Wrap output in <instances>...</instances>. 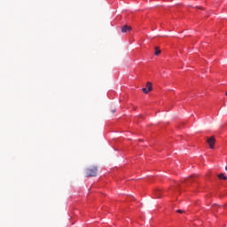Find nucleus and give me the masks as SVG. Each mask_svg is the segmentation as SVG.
Masks as SVG:
<instances>
[{
	"mask_svg": "<svg viewBox=\"0 0 227 227\" xmlns=\"http://www.w3.org/2000/svg\"><path fill=\"white\" fill-rule=\"evenodd\" d=\"M132 31V27L125 25L121 27V33H129Z\"/></svg>",
	"mask_w": 227,
	"mask_h": 227,
	"instance_id": "nucleus-3",
	"label": "nucleus"
},
{
	"mask_svg": "<svg viewBox=\"0 0 227 227\" xmlns=\"http://www.w3.org/2000/svg\"><path fill=\"white\" fill-rule=\"evenodd\" d=\"M154 194L156 198H160V189H156Z\"/></svg>",
	"mask_w": 227,
	"mask_h": 227,
	"instance_id": "nucleus-5",
	"label": "nucleus"
},
{
	"mask_svg": "<svg viewBox=\"0 0 227 227\" xmlns=\"http://www.w3.org/2000/svg\"><path fill=\"white\" fill-rule=\"evenodd\" d=\"M98 173V168H97V166H92L86 168L85 176L87 178H90L91 176H97Z\"/></svg>",
	"mask_w": 227,
	"mask_h": 227,
	"instance_id": "nucleus-1",
	"label": "nucleus"
},
{
	"mask_svg": "<svg viewBox=\"0 0 227 227\" xmlns=\"http://www.w3.org/2000/svg\"><path fill=\"white\" fill-rule=\"evenodd\" d=\"M143 93H145V95H148V93H150V90H148L146 88H143L142 89Z\"/></svg>",
	"mask_w": 227,
	"mask_h": 227,
	"instance_id": "nucleus-8",
	"label": "nucleus"
},
{
	"mask_svg": "<svg viewBox=\"0 0 227 227\" xmlns=\"http://www.w3.org/2000/svg\"><path fill=\"white\" fill-rule=\"evenodd\" d=\"M177 213H178V214H184V210L178 209V210H177Z\"/></svg>",
	"mask_w": 227,
	"mask_h": 227,
	"instance_id": "nucleus-10",
	"label": "nucleus"
},
{
	"mask_svg": "<svg viewBox=\"0 0 227 227\" xmlns=\"http://www.w3.org/2000/svg\"><path fill=\"white\" fill-rule=\"evenodd\" d=\"M218 178L220 179V180H227V176H224V174H220V175H218Z\"/></svg>",
	"mask_w": 227,
	"mask_h": 227,
	"instance_id": "nucleus-6",
	"label": "nucleus"
},
{
	"mask_svg": "<svg viewBox=\"0 0 227 227\" xmlns=\"http://www.w3.org/2000/svg\"><path fill=\"white\" fill-rule=\"evenodd\" d=\"M111 113H112V114H114V113H116V108H113V109L111 110Z\"/></svg>",
	"mask_w": 227,
	"mask_h": 227,
	"instance_id": "nucleus-9",
	"label": "nucleus"
},
{
	"mask_svg": "<svg viewBox=\"0 0 227 227\" xmlns=\"http://www.w3.org/2000/svg\"><path fill=\"white\" fill-rule=\"evenodd\" d=\"M200 8V10H203V8H201V7H199Z\"/></svg>",
	"mask_w": 227,
	"mask_h": 227,
	"instance_id": "nucleus-11",
	"label": "nucleus"
},
{
	"mask_svg": "<svg viewBox=\"0 0 227 227\" xmlns=\"http://www.w3.org/2000/svg\"><path fill=\"white\" fill-rule=\"evenodd\" d=\"M213 208H216V206H214Z\"/></svg>",
	"mask_w": 227,
	"mask_h": 227,
	"instance_id": "nucleus-12",
	"label": "nucleus"
},
{
	"mask_svg": "<svg viewBox=\"0 0 227 227\" xmlns=\"http://www.w3.org/2000/svg\"><path fill=\"white\" fill-rule=\"evenodd\" d=\"M159 54H160V49L159 47H155L154 56H159Z\"/></svg>",
	"mask_w": 227,
	"mask_h": 227,
	"instance_id": "nucleus-7",
	"label": "nucleus"
},
{
	"mask_svg": "<svg viewBox=\"0 0 227 227\" xmlns=\"http://www.w3.org/2000/svg\"><path fill=\"white\" fill-rule=\"evenodd\" d=\"M146 88H147L148 91L153 90V87L152 86V82H147Z\"/></svg>",
	"mask_w": 227,
	"mask_h": 227,
	"instance_id": "nucleus-4",
	"label": "nucleus"
},
{
	"mask_svg": "<svg viewBox=\"0 0 227 227\" xmlns=\"http://www.w3.org/2000/svg\"><path fill=\"white\" fill-rule=\"evenodd\" d=\"M207 145H209V148L214 150L215 145V137L212 136L207 139Z\"/></svg>",
	"mask_w": 227,
	"mask_h": 227,
	"instance_id": "nucleus-2",
	"label": "nucleus"
}]
</instances>
